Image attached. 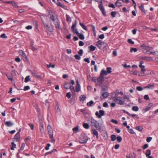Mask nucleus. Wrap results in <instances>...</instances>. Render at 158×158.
<instances>
[{
  "mask_svg": "<svg viewBox=\"0 0 158 158\" xmlns=\"http://www.w3.org/2000/svg\"><path fill=\"white\" fill-rule=\"evenodd\" d=\"M96 45L99 49H102L106 48L107 46V44L105 42L99 40L97 42Z\"/></svg>",
  "mask_w": 158,
  "mask_h": 158,
  "instance_id": "obj_1",
  "label": "nucleus"
},
{
  "mask_svg": "<svg viewBox=\"0 0 158 158\" xmlns=\"http://www.w3.org/2000/svg\"><path fill=\"white\" fill-rule=\"evenodd\" d=\"M74 57L76 59L78 60H79L81 58L80 56L78 55H75L74 56Z\"/></svg>",
  "mask_w": 158,
  "mask_h": 158,
  "instance_id": "obj_64",
  "label": "nucleus"
},
{
  "mask_svg": "<svg viewBox=\"0 0 158 158\" xmlns=\"http://www.w3.org/2000/svg\"><path fill=\"white\" fill-rule=\"evenodd\" d=\"M66 20L68 22H71V19L69 16L68 15H66Z\"/></svg>",
  "mask_w": 158,
  "mask_h": 158,
  "instance_id": "obj_51",
  "label": "nucleus"
},
{
  "mask_svg": "<svg viewBox=\"0 0 158 158\" xmlns=\"http://www.w3.org/2000/svg\"><path fill=\"white\" fill-rule=\"evenodd\" d=\"M42 20L44 24L45 25L46 29L51 32H53L54 30L53 26L52 25H50V26H49L48 25L44 23L42 19Z\"/></svg>",
  "mask_w": 158,
  "mask_h": 158,
  "instance_id": "obj_8",
  "label": "nucleus"
},
{
  "mask_svg": "<svg viewBox=\"0 0 158 158\" xmlns=\"http://www.w3.org/2000/svg\"><path fill=\"white\" fill-rule=\"evenodd\" d=\"M88 139V137L84 135H81L79 142L81 143H84L87 142Z\"/></svg>",
  "mask_w": 158,
  "mask_h": 158,
  "instance_id": "obj_6",
  "label": "nucleus"
},
{
  "mask_svg": "<svg viewBox=\"0 0 158 158\" xmlns=\"http://www.w3.org/2000/svg\"><path fill=\"white\" fill-rule=\"evenodd\" d=\"M131 74H133L135 75H138L139 76H141V75L139 73V72L137 71H131L130 73Z\"/></svg>",
  "mask_w": 158,
  "mask_h": 158,
  "instance_id": "obj_18",
  "label": "nucleus"
},
{
  "mask_svg": "<svg viewBox=\"0 0 158 158\" xmlns=\"http://www.w3.org/2000/svg\"><path fill=\"white\" fill-rule=\"evenodd\" d=\"M139 67L141 69V71L142 72V73L143 74L142 76L147 75V74H146L145 73V72L146 71L145 66L143 65L139 64Z\"/></svg>",
  "mask_w": 158,
  "mask_h": 158,
  "instance_id": "obj_10",
  "label": "nucleus"
},
{
  "mask_svg": "<svg viewBox=\"0 0 158 158\" xmlns=\"http://www.w3.org/2000/svg\"><path fill=\"white\" fill-rule=\"evenodd\" d=\"M80 99L82 101L84 100L86 98V97L84 95H81L80 97Z\"/></svg>",
  "mask_w": 158,
  "mask_h": 158,
  "instance_id": "obj_55",
  "label": "nucleus"
},
{
  "mask_svg": "<svg viewBox=\"0 0 158 158\" xmlns=\"http://www.w3.org/2000/svg\"><path fill=\"white\" fill-rule=\"evenodd\" d=\"M81 87L80 85H76V90L77 92H78L80 90Z\"/></svg>",
  "mask_w": 158,
  "mask_h": 158,
  "instance_id": "obj_33",
  "label": "nucleus"
},
{
  "mask_svg": "<svg viewBox=\"0 0 158 158\" xmlns=\"http://www.w3.org/2000/svg\"><path fill=\"white\" fill-rule=\"evenodd\" d=\"M6 76H7L8 79L11 81H12L13 80V78L11 77H10L8 75H6Z\"/></svg>",
  "mask_w": 158,
  "mask_h": 158,
  "instance_id": "obj_58",
  "label": "nucleus"
},
{
  "mask_svg": "<svg viewBox=\"0 0 158 158\" xmlns=\"http://www.w3.org/2000/svg\"><path fill=\"white\" fill-rule=\"evenodd\" d=\"M76 24H77V21H75V23L73 24L72 27H71V29H72L73 30H74L76 26Z\"/></svg>",
  "mask_w": 158,
  "mask_h": 158,
  "instance_id": "obj_56",
  "label": "nucleus"
},
{
  "mask_svg": "<svg viewBox=\"0 0 158 158\" xmlns=\"http://www.w3.org/2000/svg\"><path fill=\"white\" fill-rule=\"evenodd\" d=\"M20 135L19 132H18L15 136L13 140L17 142H19L20 141Z\"/></svg>",
  "mask_w": 158,
  "mask_h": 158,
  "instance_id": "obj_11",
  "label": "nucleus"
},
{
  "mask_svg": "<svg viewBox=\"0 0 158 158\" xmlns=\"http://www.w3.org/2000/svg\"><path fill=\"white\" fill-rule=\"evenodd\" d=\"M79 24H80V26L82 27V28L83 29H84V30H85L86 31L87 30H88L87 28L85 25H84V24H83L81 23H80Z\"/></svg>",
  "mask_w": 158,
  "mask_h": 158,
  "instance_id": "obj_36",
  "label": "nucleus"
},
{
  "mask_svg": "<svg viewBox=\"0 0 158 158\" xmlns=\"http://www.w3.org/2000/svg\"><path fill=\"white\" fill-rule=\"evenodd\" d=\"M90 51H93L95 50L96 47L93 45H91L89 47Z\"/></svg>",
  "mask_w": 158,
  "mask_h": 158,
  "instance_id": "obj_32",
  "label": "nucleus"
},
{
  "mask_svg": "<svg viewBox=\"0 0 158 158\" xmlns=\"http://www.w3.org/2000/svg\"><path fill=\"white\" fill-rule=\"evenodd\" d=\"M93 134L95 135L96 138L98 139V132L95 129L93 130Z\"/></svg>",
  "mask_w": 158,
  "mask_h": 158,
  "instance_id": "obj_24",
  "label": "nucleus"
},
{
  "mask_svg": "<svg viewBox=\"0 0 158 158\" xmlns=\"http://www.w3.org/2000/svg\"><path fill=\"white\" fill-rule=\"evenodd\" d=\"M16 144L14 142H12L11 143L10 149L11 150H14L15 148H16Z\"/></svg>",
  "mask_w": 158,
  "mask_h": 158,
  "instance_id": "obj_28",
  "label": "nucleus"
},
{
  "mask_svg": "<svg viewBox=\"0 0 158 158\" xmlns=\"http://www.w3.org/2000/svg\"><path fill=\"white\" fill-rule=\"evenodd\" d=\"M116 15V13L115 12L113 11L111 13V15L113 17H115Z\"/></svg>",
  "mask_w": 158,
  "mask_h": 158,
  "instance_id": "obj_59",
  "label": "nucleus"
},
{
  "mask_svg": "<svg viewBox=\"0 0 158 158\" xmlns=\"http://www.w3.org/2000/svg\"><path fill=\"white\" fill-rule=\"evenodd\" d=\"M135 154L134 153L128 154L127 156V158H135Z\"/></svg>",
  "mask_w": 158,
  "mask_h": 158,
  "instance_id": "obj_27",
  "label": "nucleus"
},
{
  "mask_svg": "<svg viewBox=\"0 0 158 158\" xmlns=\"http://www.w3.org/2000/svg\"><path fill=\"white\" fill-rule=\"evenodd\" d=\"M78 36H79L80 39L81 40H84V35L82 34H78Z\"/></svg>",
  "mask_w": 158,
  "mask_h": 158,
  "instance_id": "obj_43",
  "label": "nucleus"
},
{
  "mask_svg": "<svg viewBox=\"0 0 158 158\" xmlns=\"http://www.w3.org/2000/svg\"><path fill=\"white\" fill-rule=\"evenodd\" d=\"M111 122L115 124H117L118 123V122L116 120H114V119H111Z\"/></svg>",
  "mask_w": 158,
  "mask_h": 158,
  "instance_id": "obj_63",
  "label": "nucleus"
},
{
  "mask_svg": "<svg viewBox=\"0 0 158 158\" xmlns=\"http://www.w3.org/2000/svg\"><path fill=\"white\" fill-rule=\"evenodd\" d=\"M40 125L41 126L40 131L41 134H43L44 132V124L41 121H40Z\"/></svg>",
  "mask_w": 158,
  "mask_h": 158,
  "instance_id": "obj_15",
  "label": "nucleus"
},
{
  "mask_svg": "<svg viewBox=\"0 0 158 158\" xmlns=\"http://www.w3.org/2000/svg\"><path fill=\"white\" fill-rule=\"evenodd\" d=\"M73 130L74 132H79V129L78 127H76L73 129Z\"/></svg>",
  "mask_w": 158,
  "mask_h": 158,
  "instance_id": "obj_39",
  "label": "nucleus"
},
{
  "mask_svg": "<svg viewBox=\"0 0 158 158\" xmlns=\"http://www.w3.org/2000/svg\"><path fill=\"white\" fill-rule=\"evenodd\" d=\"M55 109L57 112H59L60 111V110L59 108L58 104L56 103L55 106Z\"/></svg>",
  "mask_w": 158,
  "mask_h": 158,
  "instance_id": "obj_35",
  "label": "nucleus"
},
{
  "mask_svg": "<svg viewBox=\"0 0 158 158\" xmlns=\"http://www.w3.org/2000/svg\"><path fill=\"white\" fill-rule=\"evenodd\" d=\"M120 99H121V98L119 97H112L110 98L111 100H112L113 101H114L118 103Z\"/></svg>",
  "mask_w": 158,
  "mask_h": 158,
  "instance_id": "obj_14",
  "label": "nucleus"
},
{
  "mask_svg": "<svg viewBox=\"0 0 158 158\" xmlns=\"http://www.w3.org/2000/svg\"><path fill=\"white\" fill-rule=\"evenodd\" d=\"M124 102V101L122 100V98L119 99V101L118 102V104L120 105H122L123 104Z\"/></svg>",
  "mask_w": 158,
  "mask_h": 158,
  "instance_id": "obj_52",
  "label": "nucleus"
},
{
  "mask_svg": "<svg viewBox=\"0 0 158 158\" xmlns=\"http://www.w3.org/2000/svg\"><path fill=\"white\" fill-rule=\"evenodd\" d=\"M54 24L55 25V27L58 30H62V29L60 26V21L59 20H58V22H55V23H54Z\"/></svg>",
  "mask_w": 158,
  "mask_h": 158,
  "instance_id": "obj_13",
  "label": "nucleus"
},
{
  "mask_svg": "<svg viewBox=\"0 0 158 158\" xmlns=\"http://www.w3.org/2000/svg\"><path fill=\"white\" fill-rule=\"evenodd\" d=\"M19 54L21 56L24 61H26L27 60V57L25 53L22 51L20 50L19 51Z\"/></svg>",
  "mask_w": 158,
  "mask_h": 158,
  "instance_id": "obj_7",
  "label": "nucleus"
},
{
  "mask_svg": "<svg viewBox=\"0 0 158 158\" xmlns=\"http://www.w3.org/2000/svg\"><path fill=\"white\" fill-rule=\"evenodd\" d=\"M152 137H149L147 138L146 139V141L148 142H149L152 139Z\"/></svg>",
  "mask_w": 158,
  "mask_h": 158,
  "instance_id": "obj_62",
  "label": "nucleus"
},
{
  "mask_svg": "<svg viewBox=\"0 0 158 158\" xmlns=\"http://www.w3.org/2000/svg\"><path fill=\"white\" fill-rule=\"evenodd\" d=\"M13 124L14 123L11 121H6L5 122V125L7 127H11L12 126Z\"/></svg>",
  "mask_w": 158,
  "mask_h": 158,
  "instance_id": "obj_19",
  "label": "nucleus"
},
{
  "mask_svg": "<svg viewBox=\"0 0 158 158\" xmlns=\"http://www.w3.org/2000/svg\"><path fill=\"white\" fill-rule=\"evenodd\" d=\"M53 135H49V137L51 140V142L54 143L55 142V139L53 138Z\"/></svg>",
  "mask_w": 158,
  "mask_h": 158,
  "instance_id": "obj_41",
  "label": "nucleus"
},
{
  "mask_svg": "<svg viewBox=\"0 0 158 158\" xmlns=\"http://www.w3.org/2000/svg\"><path fill=\"white\" fill-rule=\"evenodd\" d=\"M137 50L136 48H132L130 49V52H137Z\"/></svg>",
  "mask_w": 158,
  "mask_h": 158,
  "instance_id": "obj_46",
  "label": "nucleus"
},
{
  "mask_svg": "<svg viewBox=\"0 0 158 158\" xmlns=\"http://www.w3.org/2000/svg\"><path fill=\"white\" fill-rule=\"evenodd\" d=\"M87 78L89 81L97 82V78L95 77H92L89 74L87 75Z\"/></svg>",
  "mask_w": 158,
  "mask_h": 158,
  "instance_id": "obj_9",
  "label": "nucleus"
},
{
  "mask_svg": "<svg viewBox=\"0 0 158 158\" xmlns=\"http://www.w3.org/2000/svg\"><path fill=\"white\" fill-rule=\"evenodd\" d=\"M47 130L49 135H53V131L52 127L51 126L49 125H48Z\"/></svg>",
  "mask_w": 158,
  "mask_h": 158,
  "instance_id": "obj_12",
  "label": "nucleus"
},
{
  "mask_svg": "<svg viewBox=\"0 0 158 158\" xmlns=\"http://www.w3.org/2000/svg\"><path fill=\"white\" fill-rule=\"evenodd\" d=\"M90 122L98 130H100L101 129V127L99 126V123L97 121L92 118L90 120Z\"/></svg>",
  "mask_w": 158,
  "mask_h": 158,
  "instance_id": "obj_5",
  "label": "nucleus"
},
{
  "mask_svg": "<svg viewBox=\"0 0 158 158\" xmlns=\"http://www.w3.org/2000/svg\"><path fill=\"white\" fill-rule=\"evenodd\" d=\"M141 47L142 48L143 52L144 53H148L147 52H150V50L153 49L152 47H149L144 44L141 45Z\"/></svg>",
  "mask_w": 158,
  "mask_h": 158,
  "instance_id": "obj_4",
  "label": "nucleus"
},
{
  "mask_svg": "<svg viewBox=\"0 0 158 158\" xmlns=\"http://www.w3.org/2000/svg\"><path fill=\"white\" fill-rule=\"evenodd\" d=\"M104 77L103 76H101L100 75V77L98 78H97V82H102L104 81Z\"/></svg>",
  "mask_w": 158,
  "mask_h": 158,
  "instance_id": "obj_17",
  "label": "nucleus"
},
{
  "mask_svg": "<svg viewBox=\"0 0 158 158\" xmlns=\"http://www.w3.org/2000/svg\"><path fill=\"white\" fill-rule=\"evenodd\" d=\"M48 17L53 21L54 23H55V22H58L59 20L57 18L56 16L55 15H53L52 11L51 10H48Z\"/></svg>",
  "mask_w": 158,
  "mask_h": 158,
  "instance_id": "obj_2",
  "label": "nucleus"
},
{
  "mask_svg": "<svg viewBox=\"0 0 158 158\" xmlns=\"http://www.w3.org/2000/svg\"><path fill=\"white\" fill-rule=\"evenodd\" d=\"M119 0H118L115 3V5L117 6H122V3L119 2Z\"/></svg>",
  "mask_w": 158,
  "mask_h": 158,
  "instance_id": "obj_40",
  "label": "nucleus"
},
{
  "mask_svg": "<svg viewBox=\"0 0 158 158\" xmlns=\"http://www.w3.org/2000/svg\"><path fill=\"white\" fill-rule=\"evenodd\" d=\"M116 137L115 135H113L111 136V140L113 141H114L116 139Z\"/></svg>",
  "mask_w": 158,
  "mask_h": 158,
  "instance_id": "obj_50",
  "label": "nucleus"
},
{
  "mask_svg": "<svg viewBox=\"0 0 158 158\" xmlns=\"http://www.w3.org/2000/svg\"><path fill=\"white\" fill-rule=\"evenodd\" d=\"M11 5L13 6L15 8H17L19 7L16 4L15 2L13 1Z\"/></svg>",
  "mask_w": 158,
  "mask_h": 158,
  "instance_id": "obj_38",
  "label": "nucleus"
},
{
  "mask_svg": "<svg viewBox=\"0 0 158 158\" xmlns=\"http://www.w3.org/2000/svg\"><path fill=\"white\" fill-rule=\"evenodd\" d=\"M48 17L53 21L54 23H55V22H58L59 20L57 18L56 16L55 15H53L52 11L51 10H48Z\"/></svg>",
  "mask_w": 158,
  "mask_h": 158,
  "instance_id": "obj_3",
  "label": "nucleus"
},
{
  "mask_svg": "<svg viewBox=\"0 0 158 158\" xmlns=\"http://www.w3.org/2000/svg\"><path fill=\"white\" fill-rule=\"evenodd\" d=\"M154 85L153 84H150L145 86L144 88H148L149 89H152L154 87Z\"/></svg>",
  "mask_w": 158,
  "mask_h": 158,
  "instance_id": "obj_21",
  "label": "nucleus"
},
{
  "mask_svg": "<svg viewBox=\"0 0 158 158\" xmlns=\"http://www.w3.org/2000/svg\"><path fill=\"white\" fill-rule=\"evenodd\" d=\"M150 54H152L154 55L157 56L158 55L156 53V52L155 51H151L150 52Z\"/></svg>",
  "mask_w": 158,
  "mask_h": 158,
  "instance_id": "obj_53",
  "label": "nucleus"
},
{
  "mask_svg": "<svg viewBox=\"0 0 158 158\" xmlns=\"http://www.w3.org/2000/svg\"><path fill=\"white\" fill-rule=\"evenodd\" d=\"M108 74L106 71L104 69H102L100 75H101V76H103L104 75H107Z\"/></svg>",
  "mask_w": 158,
  "mask_h": 158,
  "instance_id": "obj_26",
  "label": "nucleus"
},
{
  "mask_svg": "<svg viewBox=\"0 0 158 158\" xmlns=\"http://www.w3.org/2000/svg\"><path fill=\"white\" fill-rule=\"evenodd\" d=\"M69 89H70L71 91L73 93L75 94L74 87L73 86H71L70 85Z\"/></svg>",
  "mask_w": 158,
  "mask_h": 158,
  "instance_id": "obj_44",
  "label": "nucleus"
},
{
  "mask_svg": "<svg viewBox=\"0 0 158 158\" xmlns=\"http://www.w3.org/2000/svg\"><path fill=\"white\" fill-rule=\"evenodd\" d=\"M151 151L149 150H148L147 151V152H146L145 154L146 156L147 157L148 156H150L151 155Z\"/></svg>",
  "mask_w": 158,
  "mask_h": 158,
  "instance_id": "obj_48",
  "label": "nucleus"
},
{
  "mask_svg": "<svg viewBox=\"0 0 158 158\" xmlns=\"http://www.w3.org/2000/svg\"><path fill=\"white\" fill-rule=\"evenodd\" d=\"M47 67L48 68H50L51 67H52L53 68H54L55 67V64L52 65L51 64H49L47 65Z\"/></svg>",
  "mask_w": 158,
  "mask_h": 158,
  "instance_id": "obj_60",
  "label": "nucleus"
},
{
  "mask_svg": "<svg viewBox=\"0 0 158 158\" xmlns=\"http://www.w3.org/2000/svg\"><path fill=\"white\" fill-rule=\"evenodd\" d=\"M136 90L139 91H142L143 90V88L140 86H138L136 88Z\"/></svg>",
  "mask_w": 158,
  "mask_h": 158,
  "instance_id": "obj_57",
  "label": "nucleus"
},
{
  "mask_svg": "<svg viewBox=\"0 0 158 158\" xmlns=\"http://www.w3.org/2000/svg\"><path fill=\"white\" fill-rule=\"evenodd\" d=\"M25 145L24 143H22L21 147L20 149L19 150V151H22L23 150V149L24 148V147H25Z\"/></svg>",
  "mask_w": 158,
  "mask_h": 158,
  "instance_id": "obj_47",
  "label": "nucleus"
},
{
  "mask_svg": "<svg viewBox=\"0 0 158 158\" xmlns=\"http://www.w3.org/2000/svg\"><path fill=\"white\" fill-rule=\"evenodd\" d=\"M99 113L100 114V116H99V118H101L103 116L104 114V111L103 110H100L99 111Z\"/></svg>",
  "mask_w": 158,
  "mask_h": 158,
  "instance_id": "obj_29",
  "label": "nucleus"
},
{
  "mask_svg": "<svg viewBox=\"0 0 158 158\" xmlns=\"http://www.w3.org/2000/svg\"><path fill=\"white\" fill-rule=\"evenodd\" d=\"M70 85V84L69 83H66L64 85V88L66 89H69Z\"/></svg>",
  "mask_w": 158,
  "mask_h": 158,
  "instance_id": "obj_30",
  "label": "nucleus"
},
{
  "mask_svg": "<svg viewBox=\"0 0 158 158\" xmlns=\"http://www.w3.org/2000/svg\"><path fill=\"white\" fill-rule=\"evenodd\" d=\"M139 8L142 12L144 13L145 12V11L143 5V4H142L140 6H139Z\"/></svg>",
  "mask_w": 158,
  "mask_h": 158,
  "instance_id": "obj_31",
  "label": "nucleus"
},
{
  "mask_svg": "<svg viewBox=\"0 0 158 158\" xmlns=\"http://www.w3.org/2000/svg\"><path fill=\"white\" fill-rule=\"evenodd\" d=\"M153 104L152 103H149L148 105L147 106L146 108H145V111H147L149 110L151 107L152 106Z\"/></svg>",
  "mask_w": 158,
  "mask_h": 158,
  "instance_id": "obj_22",
  "label": "nucleus"
},
{
  "mask_svg": "<svg viewBox=\"0 0 158 158\" xmlns=\"http://www.w3.org/2000/svg\"><path fill=\"white\" fill-rule=\"evenodd\" d=\"M117 140L118 142H120L122 140V138L121 136H119L117 137Z\"/></svg>",
  "mask_w": 158,
  "mask_h": 158,
  "instance_id": "obj_54",
  "label": "nucleus"
},
{
  "mask_svg": "<svg viewBox=\"0 0 158 158\" xmlns=\"http://www.w3.org/2000/svg\"><path fill=\"white\" fill-rule=\"evenodd\" d=\"M101 94L102 96L105 98H107L109 95V93L107 92L103 93L102 92H101Z\"/></svg>",
  "mask_w": 158,
  "mask_h": 158,
  "instance_id": "obj_25",
  "label": "nucleus"
},
{
  "mask_svg": "<svg viewBox=\"0 0 158 158\" xmlns=\"http://www.w3.org/2000/svg\"><path fill=\"white\" fill-rule=\"evenodd\" d=\"M83 127L85 129H88L89 128V125L86 123H84L83 124Z\"/></svg>",
  "mask_w": 158,
  "mask_h": 158,
  "instance_id": "obj_37",
  "label": "nucleus"
},
{
  "mask_svg": "<svg viewBox=\"0 0 158 158\" xmlns=\"http://www.w3.org/2000/svg\"><path fill=\"white\" fill-rule=\"evenodd\" d=\"M94 104V102L92 101H91L90 102H88L87 103V105L88 106H92V105H93Z\"/></svg>",
  "mask_w": 158,
  "mask_h": 158,
  "instance_id": "obj_61",
  "label": "nucleus"
},
{
  "mask_svg": "<svg viewBox=\"0 0 158 158\" xmlns=\"http://www.w3.org/2000/svg\"><path fill=\"white\" fill-rule=\"evenodd\" d=\"M99 7L100 9L101 10L102 12V14L105 15V12L104 11V9L103 8L102 5V4L101 3L100 5L99 6Z\"/></svg>",
  "mask_w": 158,
  "mask_h": 158,
  "instance_id": "obj_20",
  "label": "nucleus"
},
{
  "mask_svg": "<svg viewBox=\"0 0 158 158\" xmlns=\"http://www.w3.org/2000/svg\"><path fill=\"white\" fill-rule=\"evenodd\" d=\"M141 59L143 60H146L148 61H150L153 60L152 57L150 56H145L141 57Z\"/></svg>",
  "mask_w": 158,
  "mask_h": 158,
  "instance_id": "obj_16",
  "label": "nucleus"
},
{
  "mask_svg": "<svg viewBox=\"0 0 158 158\" xmlns=\"http://www.w3.org/2000/svg\"><path fill=\"white\" fill-rule=\"evenodd\" d=\"M136 129L137 130L140 131H142L143 128L141 126H137L135 127Z\"/></svg>",
  "mask_w": 158,
  "mask_h": 158,
  "instance_id": "obj_42",
  "label": "nucleus"
},
{
  "mask_svg": "<svg viewBox=\"0 0 158 158\" xmlns=\"http://www.w3.org/2000/svg\"><path fill=\"white\" fill-rule=\"evenodd\" d=\"M132 110L135 111H137L139 110V108L137 106H134L132 108Z\"/></svg>",
  "mask_w": 158,
  "mask_h": 158,
  "instance_id": "obj_45",
  "label": "nucleus"
},
{
  "mask_svg": "<svg viewBox=\"0 0 158 158\" xmlns=\"http://www.w3.org/2000/svg\"><path fill=\"white\" fill-rule=\"evenodd\" d=\"M31 81V79L30 76H28L25 78V82H27L29 81Z\"/></svg>",
  "mask_w": 158,
  "mask_h": 158,
  "instance_id": "obj_34",
  "label": "nucleus"
},
{
  "mask_svg": "<svg viewBox=\"0 0 158 158\" xmlns=\"http://www.w3.org/2000/svg\"><path fill=\"white\" fill-rule=\"evenodd\" d=\"M111 69L110 67H107L106 68V72L108 73H111Z\"/></svg>",
  "mask_w": 158,
  "mask_h": 158,
  "instance_id": "obj_49",
  "label": "nucleus"
},
{
  "mask_svg": "<svg viewBox=\"0 0 158 158\" xmlns=\"http://www.w3.org/2000/svg\"><path fill=\"white\" fill-rule=\"evenodd\" d=\"M31 74L33 76L36 77V78H37L40 79H42L41 76L38 75L37 74V73H36L35 72H32L31 73Z\"/></svg>",
  "mask_w": 158,
  "mask_h": 158,
  "instance_id": "obj_23",
  "label": "nucleus"
}]
</instances>
